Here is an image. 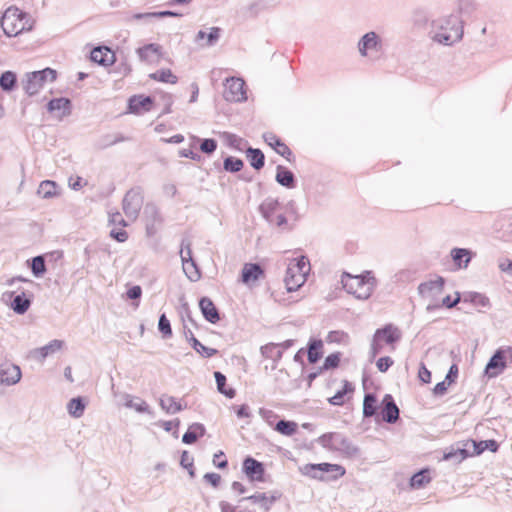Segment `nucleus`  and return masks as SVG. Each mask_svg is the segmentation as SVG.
Listing matches in <instances>:
<instances>
[{
    "label": "nucleus",
    "instance_id": "obj_28",
    "mask_svg": "<svg viewBox=\"0 0 512 512\" xmlns=\"http://www.w3.org/2000/svg\"><path fill=\"white\" fill-rule=\"evenodd\" d=\"M136 52L141 61L152 63L159 57L161 46L151 43L138 48Z\"/></svg>",
    "mask_w": 512,
    "mask_h": 512
},
{
    "label": "nucleus",
    "instance_id": "obj_61",
    "mask_svg": "<svg viewBox=\"0 0 512 512\" xmlns=\"http://www.w3.org/2000/svg\"><path fill=\"white\" fill-rule=\"evenodd\" d=\"M109 222L113 225L127 226V222L124 220L120 212H114L109 214Z\"/></svg>",
    "mask_w": 512,
    "mask_h": 512
},
{
    "label": "nucleus",
    "instance_id": "obj_41",
    "mask_svg": "<svg viewBox=\"0 0 512 512\" xmlns=\"http://www.w3.org/2000/svg\"><path fill=\"white\" fill-rule=\"evenodd\" d=\"M149 77L153 80L170 84H176L178 81V77L174 75L170 69L158 70L154 73H151Z\"/></svg>",
    "mask_w": 512,
    "mask_h": 512
},
{
    "label": "nucleus",
    "instance_id": "obj_48",
    "mask_svg": "<svg viewBox=\"0 0 512 512\" xmlns=\"http://www.w3.org/2000/svg\"><path fill=\"white\" fill-rule=\"evenodd\" d=\"M243 166V161L233 156L226 157L223 162L224 170L231 173L239 172L243 168Z\"/></svg>",
    "mask_w": 512,
    "mask_h": 512
},
{
    "label": "nucleus",
    "instance_id": "obj_42",
    "mask_svg": "<svg viewBox=\"0 0 512 512\" xmlns=\"http://www.w3.org/2000/svg\"><path fill=\"white\" fill-rule=\"evenodd\" d=\"M68 412L71 416L79 418L85 410V402L82 397L72 398L67 405Z\"/></svg>",
    "mask_w": 512,
    "mask_h": 512
},
{
    "label": "nucleus",
    "instance_id": "obj_3",
    "mask_svg": "<svg viewBox=\"0 0 512 512\" xmlns=\"http://www.w3.org/2000/svg\"><path fill=\"white\" fill-rule=\"evenodd\" d=\"M0 26L7 37H14L23 31H30L32 29V22H30L27 13L11 6L3 13L0 19Z\"/></svg>",
    "mask_w": 512,
    "mask_h": 512
},
{
    "label": "nucleus",
    "instance_id": "obj_5",
    "mask_svg": "<svg viewBox=\"0 0 512 512\" xmlns=\"http://www.w3.org/2000/svg\"><path fill=\"white\" fill-rule=\"evenodd\" d=\"M316 441L323 448L332 452H339L346 457H355L359 453V449L341 433H325L318 437Z\"/></svg>",
    "mask_w": 512,
    "mask_h": 512
},
{
    "label": "nucleus",
    "instance_id": "obj_4",
    "mask_svg": "<svg viewBox=\"0 0 512 512\" xmlns=\"http://www.w3.org/2000/svg\"><path fill=\"white\" fill-rule=\"evenodd\" d=\"M310 270V262L306 256L293 259L287 267L284 279L287 291H296L304 285Z\"/></svg>",
    "mask_w": 512,
    "mask_h": 512
},
{
    "label": "nucleus",
    "instance_id": "obj_58",
    "mask_svg": "<svg viewBox=\"0 0 512 512\" xmlns=\"http://www.w3.org/2000/svg\"><path fill=\"white\" fill-rule=\"evenodd\" d=\"M393 365V360L389 356L380 357L376 366L380 372H386Z\"/></svg>",
    "mask_w": 512,
    "mask_h": 512
},
{
    "label": "nucleus",
    "instance_id": "obj_15",
    "mask_svg": "<svg viewBox=\"0 0 512 512\" xmlns=\"http://www.w3.org/2000/svg\"><path fill=\"white\" fill-rule=\"evenodd\" d=\"M445 279L438 276L434 280L423 282L418 286L419 294L424 298H435L443 292Z\"/></svg>",
    "mask_w": 512,
    "mask_h": 512
},
{
    "label": "nucleus",
    "instance_id": "obj_49",
    "mask_svg": "<svg viewBox=\"0 0 512 512\" xmlns=\"http://www.w3.org/2000/svg\"><path fill=\"white\" fill-rule=\"evenodd\" d=\"M243 501H252L253 503H259L266 512L270 510V504H268V496L265 493H256L254 495L244 497L240 500V502Z\"/></svg>",
    "mask_w": 512,
    "mask_h": 512
},
{
    "label": "nucleus",
    "instance_id": "obj_13",
    "mask_svg": "<svg viewBox=\"0 0 512 512\" xmlns=\"http://www.w3.org/2000/svg\"><path fill=\"white\" fill-rule=\"evenodd\" d=\"M22 377L21 369L18 365L11 362H4L0 365V384L13 386L17 384Z\"/></svg>",
    "mask_w": 512,
    "mask_h": 512
},
{
    "label": "nucleus",
    "instance_id": "obj_40",
    "mask_svg": "<svg viewBox=\"0 0 512 512\" xmlns=\"http://www.w3.org/2000/svg\"><path fill=\"white\" fill-rule=\"evenodd\" d=\"M214 377L217 385V390L229 399L234 398L236 394L235 390L233 388H226V376L223 373L216 371L214 372Z\"/></svg>",
    "mask_w": 512,
    "mask_h": 512
},
{
    "label": "nucleus",
    "instance_id": "obj_57",
    "mask_svg": "<svg viewBox=\"0 0 512 512\" xmlns=\"http://www.w3.org/2000/svg\"><path fill=\"white\" fill-rule=\"evenodd\" d=\"M221 29L219 27H212L209 34H207V46H214L220 38Z\"/></svg>",
    "mask_w": 512,
    "mask_h": 512
},
{
    "label": "nucleus",
    "instance_id": "obj_22",
    "mask_svg": "<svg viewBox=\"0 0 512 512\" xmlns=\"http://www.w3.org/2000/svg\"><path fill=\"white\" fill-rule=\"evenodd\" d=\"M264 275V270L258 263H247L244 265L241 273V281L250 285L256 282Z\"/></svg>",
    "mask_w": 512,
    "mask_h": 512
},
{
    "label": "nucleus",
    "instance_id": "obj_17",
    "mask_svg": "<svg viewBox=\"0 0 512 512\" xmlns=\"http://www.w3.org/2000/svg\"><path fill=\"white\" fill-rule=\"evenodd\" d=\"M263 139L267 145L274 149L276 153L290 161L292 151L276 134L273 132H265L263 134Z\"/></svg>",
    "mask_w": 512,
    "mask_h": 512
},
{
    "label": "nucleus",
    "instance_id": "obj_7",
    "mask_svg": "<svg viewBox=\"0 0 512 512\" xmlns=\"http://www.w3.org/2000/svg\"><path fill=\"white\" fill-rule=\"evenodd\" d=\"M357 48L362 57L377 60L383 52V41L376 32L370 31L359 39Z\"/></svg>",
    "mask_w": 512,
    "mask_h": 512
},
{
    "label": "nucleus",
    "instance_id": "obj_63",
    "mask_svg": "<svg viewBox=\"0 0 512 512\" xmlns=\"http://www.w3.org/2000/svg\"><path fill=\"white\" fill-rule=\"evenodd\" d=\"M418 377L420 381H422L423 383H430L431 381V372L426 368V366L423 363H421L420 365Z\"/></svg>",
    "mask_w": 512,
    "mask_h": 512
},
{
    "label": "nucleus",
    "instance_id": "obj_44",
    "mask_svg": "<svg viewBox=\"0 0 512 512\" xmlns=\"http://www.w3.org/2000/svg\"><path fill=\"white\" fill-rule=\"evenodd\" d=\"M470 455L471 454L467 448H457L444 453L443 459L446 461L452 460L455 463H460Z\"/></svg>",
    "mask_w": 512,
    "mask_h": 512
},
{
    "label": "nucleus",
    "instance_id": "obj_29",
    "mask_svg": "<svg viewBox=\"0 0 512 512\" xmlns=\"http://www.w3.org/2000/svg\"><path fill=\"white\" fill-rule=\"evenodd\" d=\"M159 405L167 414H175L185 408V406H183L180 401H177L175 397L167 394H164L159 398Z\"/></svg>",
    "mask_w": 512,
    "mask_h": 512
},
{
    "label": "nucleus",
    "instance_id": "obj_19",
    "mask_svg": "<svg viewBox=\"0 0 512 512\" xmlns=\"http://www.w3.org/2000/svg\"><path fill=\"white\" fill-rule=\"evenodd\" d=\"M64 346V341L54 339L47 345L39 347L31 351V355L37 361L43 362L48 356L60 351Z\"/></svg>",
    "mask_w": 512,
    "mask_h": 512
},
{
    "label": "nucleus",
    "instance_id": "obj_31",
    "mask_svg": "<svg viewBox=\"0 0 512 512\" xmlns=\"http://www.w3.org/2000/svg\"><path fill=\"white\" fill-rule=\"evenodd\" d=\"M206 429L203 424L193 423L188 427V430L184 433L182 441L185 444H193L199 437L204 436Z\"/></svg>",
    "mask_w": 512,
    "mask_h": 512
},
{
    "label": "nucleus",
    "instance_id": "obj_45",
    "mask_svg": "<svg viewBox=\"0 0 512 512\" xmlns=\"http://www.w3.org/2000/svg\"><path fill=\"white\" fill-rule=\"evenodd\" d=\"M17 77L16 74L12 71H5L0 76V87L4 91H12L16 86Z\"/></svg>",
    "mask_w": 512,
    "mask_h": 512
},
{
    "label": "nucleus",
    "instance_id": "obj_20",
    "mask_svg": "<svg viewBox=\"0 0 512 512\" xmlns=\"http://www.w3.org/2000/svg\"><path fill=\"white\" fill-rule=\"evenodd\" d=\"M153 99L150 96L134 95L128 101V108L131 113L140 114L151 110Z\"/></svg>",
    "mask_w": 512,
    "mask_h": 512
},
{
    "label": "nucleus",
    "instance_id": "obj_27",
    "mask_svg": "<svg viewBox=\"0 0 512 512\" xmlns=\"http://www.w3.org/2000/svg\"><path fill=\"white\" fill-rule=\"evenodd\" d=\"M279 207L280 203L278 199L268 197L260 204L259 211L267 222L273 223V215Z\"/></svg>",
    "mask_w": 512,
    "mask_h": 512
},
{
    "label": "nucleus",
    "instance_id": "obj_38",
    "mask_svg": "<svg viewBox=\"0 0 512 512\" xmlns=\"http://www.w3.org/2000/svg\"><path fill=\"white\" fill-rule=\"evenodd\" d=\"M70 106H71L70 100L62 97V98H54V99L50 100L47 105V108L50 112L62 110L63 115H68V114H70Z\"/></svg>",
    "mask_w": 512,
    "mask_h": 512
},
{
    "label": "nucleus",
    "instance_id": "obj_9",
    "mask_svg": "<svg viewBox=\"0 0 512 512\" xmlns=\"http://www.w3.org/2000/svg\"><path fill=\"white\" fill-rule=\"evenodd\" d=\"M57 72L51 68H45L40 71H34L27 74V79L24 84V90L30 96L37 94L47 81H54Z\"/></svg>",
    "mask_w": 512,
    "mask_h": 512
},
{
    "label": "nucleus",
    "instance_id": "obj_32",
    "mask_svg": "<svg viewBox=\"0 0 512 512\" xmlns=\"http://www.w3.org/2000/svg\"><path fill=\"white\" fill-rule=\"evenodd\" d=\"M122 398L127 408L134 409L139 413H150L149 405L144 400L126 393L123 394Z\"/></svg>",
    "mask_w": 512,
    "mask_h": 512
},
{
    "label": "nucleus",
    "instance_id": "obj_60",
    "mask_svg": "<svg viewBox=\"0 0 512 512\" xmlns=\"http://www.w3.org/2000/svg\"><path fill=\"white\" fill-rule=\"evenodd\" d=\"M382 347V341L379 338H377L376 334L374 333L370 349L371 357H376V355H378L381 352Z\"/></svg>",
    "mask_w": 512,
    "mask_h": 512
},
{
    "label": "nucleus",
    "instance_id": "obj_25",
    "mask_svg": "<svg viewBox=\"0 0 512 512\" xmlns=\"http://www.w3.org/2000/svg\"><path fill=\"white\" fill-rule=\"evenodd\" d=\"M450 255L457 269H466L472 259V251L466 248H453Z\"/></svg>",
    "mask_w": 512,
    "mask_h": 512
},
{
    "label": "nucleus",
    "instance_id": "obj_62",
    "mask_svg": "<svg viewBox=\"0 0 512 512\" xmlns=\"http://www.w3.org/2000/svg\"><path fill=\"white\" fill-rule=\"evenodd\" d=\"M263 9H264V5L261 0L255 1L247 6V11L252 16H256Z\"/></svg>",
    "mask_w": 512,
    "mask_h": 512
},
{
    "label": "nucleus",
    "instance_id": "obj_47",
    "mask_svg": "<svg viewBox=\"0 0 512 512\" xmlns=\"http://www.w3.org/2000/svg\"><path fill=\"white\" fill-rule=\"evenodd\" d=\"M323 343L321 340H314L309 344L308 348V361L311 364H315L322 357V349Z\"/></svg>",
    "mask_w": 512,
    "mask_h": 512
},
{
    "label": "nucleus",
    "instance_id": "obj_33",
    "mask_svg": "<svg viewBox=\"0 0 512 512\" xmlns=\"http://www.w3.org/2000/svg\"><path fill=\"white\" fill-rule=\"evenodd\" d=\"M246 156L250 165L254 169L260 170L261 168H263L265 164V156L260 149L249 147L246 150Z\"/></svg>",
    "mask_w": 512,
    "mask_h": 512
},
{
    "label": "nucleus",
    "instance_id": "obj_34",
    "mask_svg": "<svg viewBox=\"0 0 512 512\" xmlns=\"http://www.w3.org/2000/svg\"><path fill=\"white\" fill-rule=\"evenodd\" d=\"M30 305L31 300L26 297L25 293L16 295L11 302V308L13 311L20 315L26 313L30 308Z\"/></svg>",
    "mask_w": 512,
    "mask_h": 512
},
{
    "label": "nucleus",
    "instance_id": "obj_21",
    "mask_svg": "<svg viewBox=\"0 0 512 512\" xmlns=\"http://www.w3.org/2000/svg\"><path fill=\"white\" fill-rule=\"evenodd\" d=\"M376 337L388 345L394 344L401 339V331L393 324H386L375 331Z\"/></svg>",
    "mask_w": 512,
    "mask_h": 512
},
{
    "label": "nucleus",
    "instance_id": "obj_59",
    "mask_svg": "<svg viewBox=\"0 0 512 512\" xmlns=\"http://www.w3.org/2000/svg\"><path fill=\"white\" fill-rule=\"evenodd\" d=\"M470 301L482 307H486L489 305V299L486 296L476 292L470 294Z\"/></svg>",
    "mask_w": 512,
    "mask_h": 512
},
{
    "label": "nucleus",
    "instance_id": "obj_53",
    "mask_svg": "<svg viewBox=\"0 0 512 512\" xmlns=\"http://www.w3.org/2000/svg\"><path fill=\"white\" fill-rule=\"evenodd\" d=\"M158 329L163 334L164 338L172 336L171 324L165 314H161L159 317Z\"/></svg>",
    "mask_w": 512,
    "mask_h": 512
},
{
    "label": "nucleus",
    "instance_id": "obj_43",
    "mask_svg": "<svg viewBox=\"0 0 512 512\" xmlns=\"http://www.w3.org/2000/svg\"><path fill=\"white\" fill-rule=\"evenodd\" d=\"M297 423L289 420H280L275 425V430L285 436H291L297 431Z\"/></svg>",
    "mask_w": 512,
    "mask_h": 512
},
{
    "label": "nucleus",
    "instance_id": "obj_24",
    "mask_svg": "<svg viewBox=\"0 0 512 512\" xmlns=\"http://www.w3.org/2000/svg\"><path fill=\"white\" fill-rule=\"evenodd\" d=\"M90 58L93 62L103 66H109L115 62V54L108 47L94 48L91 51Z\"/></svg>",
    "mask_w": 512,
    "mask_h": 512
},
{
    "label": "nucleus",
    "instance_id": "obj_14",
    "mask_svg": "<svg viewBox=\"0 0 512 512\" xmlns=\"http://www.w3.org/2000/svg\"><path fill=\"white\" fill-rule=\"evenodd\" d=\"M180 256L183 264V270L188 276V278L192 281H197L200 278V273L197 269L195 262L192 259L190 243H187L186 245L182 243Z\"/></svg>",
    "mask_w": 512,
    "mask_h": 512
},
{
    "label": "nucleus",
    "instance_id": "obj_51",
    "mask_svg": "<svg viewBox=\"0 0 512 512\" xmlns=\"http://www.w3.org/2000/svg\"><path fill=\"white\" fill-rule=\"evenodd\" d=\"M31 270L34 276L40 277L46 272V265L43 256H36L32 259Z\"/></svg>",
    "mask_w": 512,
    "mask_h": 512
},
{
    "label": "nucleus",
    "instance_id": "obj_18",
    "mask_svg": "<svg viewBox=\"0 0 512 512\" xmlns=\"http://www.w3.org/2000/svg\"><path fill=\"white\" fill-rule=\"evenodd\" d=\"M243 472L251 480L262 481L264 476V466L261 462L252 457H247L243 461Z\"/></svg>",
    "mask_w": 512,
    "mask_h": 512
},
{
    "label": "nucleus",
    "instance_id": "obj_12",
    "mask_svg": "<svg viewBox=\"0 0 512 512\" xmlns=\"http://www.w3.org/2000/svg\"><path fill=\"white\" fill-rule=\"evenodd\" d=\"M143 219L145 221L146 234L148 237L154 236L163 223L160 210L153 202H148L144 206Z\"/></svg>",
    "mask_w": 512,
    "mask_h": 512
},
{
    "label": "nucleus",
    "instance_id": "obj_2",
    "mask_svg": "<svg viewBox=\"0 0 512 512\" xmlns=\"http://www.w3.org/2000/svg\"><path fill=\"white\" fill-rule=\"evenodd\" d=\"M341 283L347 293L354 295L357 299L367 300L377 286V280L372 271H365L361 275H351L344 272Z\"/></svg>",
    "mask_w": 512,
    "mask_h": 512
},
{
    "label": "nucleus",
    "instance_id": "obj_54",
    "mask_svg": "<svg viewBox=\"0 0 512 512\" xmlns=\"http://www.w3.org/2000/svg\"><path fill=\"white\" fill-rule=\"evenodd\" d=\"M180 464L183 468L188 470L191 477H194L193 457H191L187 451L182 452Z\"/></svg>",
    "mask_w": 512,
    "mask_h": 512
},
{
    "label": "nucleus",
    "instance_id": "obj_35",
    "mask_svg": "<svg viewBox=\"0 0 512 512\" xmlns=\"http://www.w3.org/2000/svg\"><path fill=\"white\" fill-rule=\"evenodd\" d=\"M353 391V384L349 381H344L342 389L337 391L334 396L329 398V403L334 406H341L344 404L345 395L351 394Z\"/></svg>",
    "mask_w": 512,
    "mask_h": 512
},
{
    "label": "nucleus",
    "instance_id": "obj_16",
    "mask_svg": "<svg viewBox=\"0 0 512 512\" xmlns=\"http://www.w3.org/2000/svg\"><path fill=\"white\" fill-rule=\"evenodd\" d=\"M381 415L383 421L393 424L399 419V408L396 405L392 395L385 394L382 399Z\"/></svg>",
    "mask_w": 512,
    "mask_h": 512
},
{
    "label": "nucleus",
    "instance_id": "obj_8",
    "mask_svg": "<svg viewBox=\"0 0 512 512\" xmlns=\"http://www.w3.org/2000/svg\"><path fill=\"white\" fill-rule=\"evenodd\" d=\"M507 360L512 362V347H501L495 351L485 367V374L493 378L501 374L507 367Z\"/></svg>",
    "mask_w": 512,
    "mask_h": 512
},
{
    "label": "nucleus",
    "instance_id": "obj_50",
    "mask_svg": "<svg viewBox=\"0 0 512 512\" xmlns=\"http://www.w3.org/2000/svg\"><path fill=\"white\" fill-rule=\"evenodd\" d=\"M39 194H42L43 198H50L56 194V183L50 180H44L41 182L38 190Z\"/></svg>",
    "mask_w": 512,
    "mask_h": 512
},
{
    "label": "nucleus",
    "instance_id": "obj_11",
    "mask_svg": "<svg viewBox=\"0 0 512 512\" xmlns=\"http://www.w3.org/2000/svg\"><path fill=\"white\" fill-rule=\"evenodd\" d=\"M224 99L229 102H244L247 100L246 84L242 78L229 77L225 80Z\"/></svg>",
    "mask_w": 512,
    "mask_h": 512
},
{
    "label": "nucleus",
    "instance_id": "obj_46",
    "mask_svg": "<svg viewBox=\"0 0 512 512\" xmlns=\"http://www.w3.org/2000/svg\"><path fill=\"white\" fill-rule=\"evenodd\" d=\"M431 480L429 476V470L423 469L417 473H415L410 479V485L412 488H422L425 484L429 483Z\"/></svg>",
    "mask_w": 512,
    "mask_h": 512
},
{
    "label": "nucleus",
    "instance_id": "obj_39",
    "mask_svg": "<svg viewBox=\"0 0 512 512\" xmlns=\"http://www.w3.org/2000/svg\"><path fill=\"white\" fill-rule=\"evenodd\" d=\"M472 446L473 447V454L479 455L482 452H484L486 449H490L491 451L495 452L498 449V444L495 440H485V441H469L466 446Z\"/></svg>",
    "mask_w": 512,
    "mask_h": 512
},
{
    "label": "nucleus",
    "instance_id": "obj_23",
    "mask_svg": "<svg viewBox=\"0 0 512 512\" xmlns=\"http://www.w3.org/2000/svg\"><path fill=\"white\" fill-rule=\"evenodd\" d=\"M199 308L208 322L215 324L220 320L219 311L210 298L202 297L199 301Z\"/></svg>",
    "mask_w": 512,
    "mask_h": 512
},
{
    "label": "nucleus",
    "instance_id": "obj_64",
    "mask_svg": "<svg viewBox=\"0 0 512 512\" xmlns=\"http://www.w3.org/2000/svg\"><path fill=\"white\" fill-rule=\"evenodd\" d=\"M110 235L118 242H125L128 238L127 232L123 229H112Z\"/></svg>",
    "mask_w": 512,
    "mask_h": 512
},
{
    "label": "nucleus",
    "instance_id": "obj_37",
    "mask_svg": "<svg viewBox=\"0 0 512 512\" xmlns=\"http://www.w3.org/2000/svg\"><path fill=\"white\" fill-rule=\"evenodd\" d=\"M188 342L191 344L192 348L203 357L210 358L218 353L216 349L203 345L194 335L188 338Z\"/></svg>",
    "mask_w": 512,
    "mask_h": 512
},
{
    "label": "nucleus",
    "instance_id": "obj_52",
    "mask_svg": "<svg viewBox=\"0 0 512 512\" xmlns=\"http://www.w3.org/2000/svg\"><path fill=\"white\" fill-rule=\"evenodd\" d=\"M460 300H461V297H460V293H458V292L456 293V298L454 300H452L451 297L449 295H447L446 297H444L442 299L441 306L451 309V308L455 307L460 302ZM439 307H440L439 304H437V305L429 304L427 306V311H432L433 309L439 308Z\"/></svg>",
    "mask_w": 512,
    "mask_h": 512
},
{
    "label": "nucleus",
    "instance_id": "obj_10",
    "mask_svg": "<svg viewBox=\"0 0 512 512\" xmlns=\"http://www.w3.org/2000/svg\"><path fill=\"white\" fill-rule=\"evenodd\" d=\"M144 196L141 187L131 188L124 196L122 208L128 219L135 221L143 206Z\"/></svg>",
    "mask_w": 512,
    "mask_h": 512
},
{
    "label": "nucleus",
    "instance_id": "obj_56",
    "mask_svg": "<svg viewBox=\"0 0 512 512\" xmlns=\"http://www.w3.org/2000/svg\"><path fill=\"white\" fill-rule=\"evenodd\" d=\"M339 362H340L339 353L330 354L325 358L324 368L325 369L336 368V367H338Z\"/></svg>",
    "mask_w": 512,
    "mask_h": 512
},
{
    "label": "nucleus",
    "instance_id": "obj_30",
    "mask_svg": "<svg viewBox=\"0 0 512 512\" xmlns=\"http://www.w3.org/2000/svg\"><path fill=\"white\" fill-rule=\"evenodd\" d=\"M261 355L267 359H271L274 364L273 368H276L278 362L281 360L283 354L282 349H279V346L276 343H268L260 348Z\"/></svg>",
    "mask_w": 512,
    "mask_h": 512
},
{
    "label": "nucleus",
    "instance_id": "obj_55",
    "mask_svg": "<svg viewBox=\"0 0 512 512\" xmlns=\"http://www.w3.org/2000/svg\"><path fill=\"white\" fill-rule=\"evenodd\" d=\"M217 148L216 140L212 138H206L201 140L200 150L205 154H212Z\"/></svg>",
    "mask_w": 512,
    "mask_h": 512
},
{
    "label": "nucleus",
    "instance_id": "obj_36",
    "mask_svg": "<svg viewBox=\"0 0 512 512\" xmlns=\"http://www.w3.org/2000/svg\"><path fill=\"white\" fill-rule=\"evenodd\" d=\"M377 412V398L373 393H367L363 400V417L370 418Z\"/></svg>",
    "mask_w": 512,
    "mask_h": 512
},
{
    "label": "nucleus",
    "instance_id": "obj_6",
    "mask_svg": "<svg viewBox=\"0 0 512 512\" xmlns=\"http://www.w3.org/2000/svg\"><path fill=\"white\" fill-rule=\"evenodd\" d=\"M303 475L317 480H336L345 475L346 470L339 464H306L301 468Z\"/></svg>",
    "mask_w": 512,
    "mask_h": 512
},
{
    "label": "nucleus",
    "instance_id": "obj_26",
    "mask_svg": "<svg viewBox=\"0 0 512 512\" xmlns=\"http://www.w3.org/2000/svg\"><path fill=\"white\" fill-rule=\"evenodd\" d=\"M275 180L279 185L287 189H293L296 187V178L293 172L282 165H278L276 168Z\"/></svg>",
    "mask_w": 512,
    "mask_h": 512
},
{
    "label": "nucleus",
    "instance_id": "obj_1",
    "mask_svg": "<svg viewBox=\"0 0 512 512\" xmlns=\"http://www.w3.org/2000/svg\"><path fill=\"white\" fill-rule=\"evenodd\" d=\"M433 40L443 45H453L463 36L462 21L456 14L441 17L432 22Z\"/></svg>",
    "mask_w": 512,
    "mask_h": 512
}]
</instances>
